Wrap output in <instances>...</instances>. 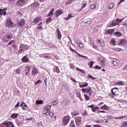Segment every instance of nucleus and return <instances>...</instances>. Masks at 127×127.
<instances>
[{
    "instance_id": "obj_1",
    "label": "nucleus",
    "mask_w": 127,
    "mask_h": 127,
    "mask_svg": "<svg viewBox=\"0 0 127 127\" xmlns=\"http://www.w3.org/2000/svg\"><path fill=\"white\" fill-rule=\"evenodd\" d=\"M28 45L25 44H21L19 46V50L18 51V54L24 53L28 49Z\"/></svg>"
},
{
    "instance_id": "obj_2",
    "label": "nucleus",
    "mask_w": 127,
    "mask_h": 127,
    "mask_svg": "<svg viewBox=\"0 0 127 127\" xmlns=\"http://www.w3.org/2000/svg\"><path fill=\"white\" fill-rule=\"evenodd\" d=\"M50 110H51V106L47 105L44 107L43 112L44 115H46V116H49V113L50 112Z\"/></svg>"
},
{
    "instance_id": "obj_3",
    "label": "nucleus",
    "mask_w": 127,
    "mask_h": 127,
    "mask_svg": "<svg viewBox=\"0 0 127 127\" xmlns=\"http://www.w3.org/2000/svg\"><path fill=\"white\" fill-rule=\"evenodd\" d=\"M2 40L5 42V43H7L8 41L11 39V35L9 34H6L2 38Z\"/></svg>"
},
{
    "instance_id": "obj_4",
    "label": "nucleus",
    "mask_w": 127,
    "mask_h": 127,
    "mask_svg": "<svg viewBox=\"0 0 127 127\" xmlns=\"http://www.w3.org/2000/svg\"><path fill=\"white\" fill-rule=\"evenodd\" d=\"M38 6H39V3L38 1H36L32 3L29 6V8L32 9V10H35V9H36L37 7H38Z\"/></svg>"
},
{
    "instance_id": "obj_5",
    "label": "nucleus",
    "mask_w": 127,
    "mask_h": 127,
    "mask_svg": "<svg viewBox=\"0 0 127 127\" xmlns=\"http://www.w3.org/2000/svg\"><path fill=\"white\" fill-rule=\"evenodd\" d=\"M13 23L11 21V19H8L6 22L5 25L6 27L8 28H11V27H13Z\"/></svg>"
},
{
    "instance_id": "obj_6",
    "label": "nucleus",
    "mask_w": 127,
    "mask_h": 127,
    "mask_svg": "<svg viewBox=\"0 0 127 127\" xmlns=\"http://www.w3.org/2000/svg\"><path fill=\"white\" fill-rule=\"evenodd\" d=\"M41 20H42V17H41L40 16H39L34 19V20L32 21V23L35 24L36 23H38V22H40Z\"/></svg>"
},
{
    "instance_id": "obj_7",
    "label": "nucleus",
    "mask_w": 127,
    "mask_h": 127,
    "mask_svg": "<svg viewBox=\"0 0 127 127\" xmlns=\"http://www.w3.org/2000/svg\"><path fill=\"white\" fill-rule=\"evenodd\" d=\"M69 121H70V117H69V116H64L63 120L64 125L66 126V125L68 124V123H69Z\"/></svg>"
},
{
    "instance_id": "obj_8",
    "label": "nucleus",
    "mask_w": 127,
    "mask_h": 127,
    "mask_svg": "<svg viewBox=\"0 0 127 127\" xmlns=\"http://www.w3.org/2000/svg\"><path fill=\"white\" fill-rule=\"evenodd\" d=\"M75 122L76 126H79L82 123V118L81 117L75 118Z\"/></svg>"
},
{
    "instance_id": "obj_9",
    "label": "nucleus",
    "mask_w": 127,
    "mask_h": 127,
    "mask_svg": "<svg viewBox=\"0 0 127 127\" xmlns=\"http://www.w3.org/2000/svg\"><path fill=\"white\" fill-rule=\"evenodd\" d=\"M127 44V41L126 39H123L120 40L119 45H121V46H126V44Z\"/></svg>"
},
{
    "instance_id": "obj_10",
    "label": "nucleus",
    "mask_w": 127,
    "mask_h": 127,
    "mask_svg": "<svg viewBox=\"0 0 127 127\" xmlns=\"http://www.w3.org/2000/svg\"><path fill=\"white\" fill-rule=\"evenodd\" d=\"M119 25V23L116 22V20H114L112 22L109 23L108 27H114V26H117Z\"/></svg>"
},
{
    "instance_id": "obj_11",
    "label": "nucleus",
    "mask_w": 127,
    "mask_h": 127,
    "mask_svg": "<svg viewBox=\"0 0 127 127\" xmlns=\"http://www.w3.org/2000/svg\"><path fill=\"white\" fill-rule=\"evenodd\" d=\"M7 9L6 8H1L0 9V15H6V10Z\"/></svg>"
},
{
    "instance_id": "obj_12",
    "label": "nucleus",
    "mask_w": 127,
    "mask_h": 127,
    "mask_svg": "<svg viewBox=\"0 0 127 127\" xmlns=\"http://www.w3.org/2000/svg\"><path fill=\"white\" fill-rule=\"evenodd\" d=\"M26 0H18L16 1V4L17 5H24Z\"/></svg>"
},
{
    "instance_id": "obj_13",
    "label": "nucleus",
    "mask_w": 127,
    "mask_h": 127,
    "mask_svg": "<svg viewBox=\"0 0 127 127\" xmlns=\"http://www.w3.org/2000/svg\"><path fill=\"white\" fill-rule=\"evenodd\" d=\"M25 25V22L24 21V19H23L21 20L18 24V25L19 27H22V26H24Z\"/></svg>"
},
{
    "instance_id": "obj_14",
    "label": "nucleus",
    "mask_w": 127,
    "mask_h": 127,
    "mask_svg": "<svg viewBox=\"0 0 127 127\" xmlns=\"http://www.w3.org/2000/svg\"><path fill=\"white\" fill-rule=\"evenodd\" d=\"M63 13V12L62 11V9H59V10H57L55 13V15H56V17H58V16H59V15H61V14Z\"/></svg>"
},
{
    "instance_id": "obj_15",
    "label": "nucleus",
    "mask_w": 127,
    "mask_h": 127,
    "mask_svg": "<svg viewBox=\"0 0 127 127\" xmlns=\"http://www.w3.org/2000/svg\"><path fill=\"white\" fill-rule=\"evenodd\" d=\"M37 73H38V71H37V68H36V67H34L32 69V75H36V74H37Z\"/></svg>"
},
{
    "instance_id": "obj_16",
    "label": "nucleus",
    "mask_w": 127,
    "mask_h": 127,
    "mask_svg": "<svg viewBox=\"0 0 127 127\" xmlns=\"http://www.w3.org/2000/svg\"><path fill=\"white\" fill-rule=\"evenodd\" d=\"M57 32L58 33V38L59 39V40H61V37H62V35L61 34V32H60V30L59 29H58L57 30Z\"/></svg>"
},
{
    "instance_id": "obj_17",
    "label": "nucleus",
    "mask_w": 127,
    "mask_h": 127,
    "mask_svg": "<svg viewBox=\"0 0 127 127\" xmlns=\"http://www.w3.org/2000/svg\"><path fill=\"white\" fill-rule=\"evenodd\" d=\"M101 110H105V111H109L110 109L107 106V105L105 104L104 106L100 107Z\"/></svg>"
},
{
    "instance_id": "obj_18",
    "label": "nucleus",
    "mask_w": 127,
    "mask_h": 127,
    "mask_svg": "<svg viewBox=\"0 0 127 127\" xmlns=\"http://www.w3.org/2000/svg\"><path fill=\"white\" fill-rule=\"evenodd\" d=\"M115 30H116V29L115 28L108 29L107 30V33H108V34H113V33L115 32Z\"/></svg>"
},
{
    "instance_id": "obj_19",
    "label": "nucleus",
    "mask_w": 127,
    "mask_h": 127,
    "mask_svg": "<svg viewBox=\"0 0 127 127\" xmlns=\"http://www.w3.org/2000/svg\"><path fill=\"white\" fill-rule=\"evenodd\" d=\"M22 61L25 63H27V62H28V58H27V55L23 57L22 59Z\"/></svg>"
},
{
    "instance_id": "obj_20",
    "label": "nucleus",
    "mask_w": 127,
    "mask_h": 127,
    "mask_svg": "<svg viewBox=\"0 0 127 127\" xmlns=\"http://www.w3.org/2000/svg\"><path fill=\"white\" fill-rule=\"evenodd\" d=\"M122 33H121V32H116L114 33V36H116V37H121V36H122Z\"/></svg>"
},
{
    "instance_id": "obj_21",
    "label": "nucleus",
    "mask_w": 127,
    "mask_h": 127,
    "mask_svg": "<svg viewBox=\"0 0 127 127\" xmlns=\"http://www.w3.org/2000/svg\"><path fill=\"white\" fill-rule=\"evenodd\" d=\"M54 10H55V8H53L50 11L49 14L47 15V16H51V15H53L54 14Z\"/></svg>"
},
{
    "instance_id": "obj_22",
    "label": "nucleus",
    "mask_w": 127,
    "mask_h": 127,
    "mask_svg": "<svg viewBox=\"0 0 127 127\" xmlns=\"http://www.w3.org/2000/svg\"><path fill=\"white\" fill-rule=\"evenodd\" d=\"M71 17H74V16L72 15L71 13H68L67 17H64V19L65 20H69V19H70V18H71Z\"/></svg>"
},
{
    "instance_id": "obj_23",
    "label": "nucleus",
    "mask_w": 127,
    "mask_h": 127,
    "mask_svg": "<svg viewBox=\"0 0 127 127\" xmlns=\"http://www.w3.org/2000/svg\"><path fill=\"white\" fill-rule=\"evenodd\" d=\"M92 21H87L86 22H82L81 23V24H83V25H90V24H91Z\"/></svg>"
},
{
    "instance_id": "obj_24",
    "label": "nucleus",
    "mask_w": 127,
    "mask_h": 127,
    "mask_svg": "<svg viewBox=\"0 0 127 127\" xmlns=\"http://www.w3.org/2000/svg\"><path fill=\"white\" fill-rule=\"evenodd\" d=\"M19 115L18 114L13 113L10 116L11 119H16L17 116Z\"/></svg>"
},
{
    "instance_id": "obj_25",
    "label": "nucleus",
    "mask_w": 127,
    "mask_h": 127,
    "mask_svg": "<svg viewBox=\"0 0 127 127\" xmlns=\"http://www.w3.org/2000/svg\"><path fill=\"white\" fill-rule=\"evenodd\" d=\"M98 60L100 62V64H105V60L104 58L99 57L98 58Z\"/></svg>"
},
{
    "instance_id": "obj_26",
    "label": "nucleus",
    "mask_w": 127,
    "mask_h": 127,
    "mask_svg": "<svg viewBox=\"0 0 127 127\" xmlns=\"http://www.w3.org/2000/svg\"><path fill=\"white\" fill-rule=\"evenodd\" d=\"M114 7H115V3H114L113 2H112L110 4H109V7H108L109 9H113Z\"/></svg>"
},
{
    "instance_id": "obj_27",
    "label": "nucleus",
    "mask_w": 127,
    "mask_h": 127,
    "mask_svg": "<svg viewBox=\"0 0 127 127\" xmlns=\"http://www.w3.org/2000/svg\"><path fill=\"white\" fill-rule=\"evenodd\" d=\"M124 81H119L118 82H116L115 83L116 85H118V86H124Z\"/></svg>"
},
{
    "instance_id": "obj_28",
    "label": "nucleus",
    "mask_w": 127,
    "mask_h": 127,
    "mask_svg": "<svg viewBox=\"0 0 127 127\" xmlns=\"http://www.w3.org/2000/svg\"><path fill=\"white\" fill-rule=\"evenodd\" d=\"M88 84L87 83H85L84 84H79L80 88H85L86 87H88Z\"/></svg>"
},
{
    "instance_id": "obj_29",
    "label": "nucleus",
    "mask_w": 127,
    "mask_h": 127,
    "mask_svg": "<svg viewBox=\"0 0 127 127\" xmlns=\"http://www.w3.org/2000/svg\"><path fill=\"white\" fill-rule=\"evenodd\" d=\"M92 88H91V87H88V88H87V92L86 93H87V94L89 93V96H91V94H92Z\"/></svg>"
},
{
    "instance_id": "obj_30",
    "label": "nucleus",
    "mask_w": 127,
    "mask_h": 127,
    "mask_svg": "<svg viewBox=\"0 0 127 127\" xmlns=\"http://www.w3.org/2000/svg\"><path fill=\"white\" fill-rule=\"evenodd\" d=\"M124 20H125V18H123V19L117 18L116 19L115 21L116 22H118L119 24V23H121V22H122Z\"/></svg>"
},
{
    "instance_id": "obj_31",
    "label": "nucleus",
    "mask_w": 127,
    "mask_h": 127,
    "mask_svg": "<svg viewBox=\"0 0 127 127\" xmlns=\"http://www.w3.org/2000/svg\"><path fill=\"white\" fill-rule=\"evenodd\" d=\"M23 123V122L22 121H18V120H17V121L16 122V123L18 127H20V126H22Z\"/></svg>"
},
{
    "instance_id": "obj_32",
    "label": "nucleus",
    "mask_w": 127,
    "mask_h": 127,
    "mask_svg": "<svg viewBox=\"0 0 127 127\" xmlns=\"http://www.w3.org/2000/svg\"><path fill=\"white\" fill-rule=\"evenodd\" d=\"M113 50L116 51V52H120L122 50V49L120 48H114Z\"/></svg>"
},
{
    "instance_id": "obj_33",
    "label": "nucleus",
    "mask_w": 127,
    "mask_h": 127,
    "mask_svg": "<svg viewBox=\"0 0 127 127\" xmlns=\"http://www.w3.org/2000/svg\"><path fill=\"white\" fill-rule=\"evenodd\" d=\"M36 104L37 105H41V104H43V100H37L36 101Z\"/></svg>"
},
{
    "instance_id": "obj_34",
    "label": "nucleus",
    "mask_w": 127,
    "mask_h": 127,
    "mask_svg": "<svg viewBox=\"0 0 127 127\" xmlns=\"http://www.w3.org/2000/svg\"><path fill=\"white\" fill-rule=\"evenodd\" d=\"M38 29H42V22H41L38 25Z\"/></svg>"
},
{
    "instance_id": "obj_35",
    "label": "nucleus",
    "mask_w": 127,
    "mask_h": 127,
    "mask_svg": "<svg viewBox=\"0 0 127 127\" xmlns=\"http://www.w3.org/2000/svg\"><path fill=\"white\" fill-rule=\"evenodd\" d=\"M96 4H90L91 9H94V8H96Z\"/></svg>"
},
{
    "instance_id": "obj_36",
    "label": "nucleus",
    "mask_w": 127,
    "mask_h": 127,
    "mask_svg": "<svg viewBox=\"0 0 127 127\" xmlns=\"http://www.w3.org/2000/svg\"><path fill=\"white\" fill-rule=\"evenodd\" d=\"M73 0H68L67 1H66L65 4H66V5H68V4H71V3H72V1H73Z\"/></svg>"
},
{
    "instance_id": "obj_37",
    "label": "nucleus",
    "mask_w": 127,
    "mask_h": 127,
    "mask_svg": "<svg viewBox=\"0 0 127 127\" xmlns=\"http://www.w3.org/2000/svg\"><path fill=\"white\" fill-rule=\"evenodd\" d=\"M30 70H31L30 66H27L25 67V72H29Z\"/></svg>"
},
{
    "instance_id": "obj_38",
    "label": "nucleus",
    "mask_w": 127,
    "mask_h": 127,
    "mask_svg": "<svg viewBox=\"0 0 127 127\" xmlns=\"http://www.w3.org/2000/svg\"><path fill=\"white\" fill-rule=\"evenodd\" d=\"M111 43L114 46H116V40L112 39L111 41Z\"/></svg>"
},
{
    "instance_id": "obj_39",
    "label": "nucleus",
    "mask_w": 127,
    "mask_h": 127,
    "mask_svg": "<svg viewBox=\"0 0 127 127\" xmlns=\"http://www.w3.org/2000/svg\"><path fill=\"white\" fill-rule=\"evenodd\" d=\"M69 49L70 50V51H71V52H73V53H75V54H78V52H77V51H76V50L72 49V48H69Z\"/></svg>"
},
{
    "instance_id": "obj_40",
    "label": "nucleus",
    "mask_w": 127,
    "mask_h": 127,
    "mask_svg": "<svg viewBox=\"0 0 127 127\" xmlns=\"http://www.w3.org/2000/svg\"><path fill=\"white\" fill-rule=\"evenodd\" d=\"M70 127H76L75 126V124H74V121H71L70 124Z\"/></svg>"
},
{
    "instance_id": "obj_41",
    "label": "nucleus",
    "mask_w": 127,
    "mask_h": 127,
    "mask_svg": "<svg viewBox=\"0 0 127 127\" xmlns=\"http://www.w3.org/2000/svg\"><path fill=\"white\" fill-rule=\"evenodd\" d=\"M50 21H51V17H49V18H48L46 20V23L47 24H48V23H49V22H50Z\"/></svg>"
},
{
    "instance_id": "obj_42",
    "label": "nucleus",
    "mask_w": 127,
    "mask_h": 127,
    "mask_svg": "<svg viewBox=\"0 0 127 127\" xmlns=\"http://www.w3.org/2000/svg\"><path fill=\"white\" fill-rule=\"evenodd\" d=\"M88 78H89V79H91V80H96V78L93 77L92 76H91V75L89 74L88 75Z\"/></svg>"
},
{
    "instance_id": "obj_43",
    "label": "nucleus",
    "mask_w": 127,
    "mask_h": 127,
    "mask_svg": "<svg viewBox=\"0 0 127 127\" xmlns=\"http://www.w3.org/2000/svg\"><path fill=\"white\" fill-rule=\"evenodd\" d=\"M49 115L50 118H53V117H54V112H50Z\"/></svg>"
},
{
    "instance_id": "obj_44",
    "label": "nucleus",
    "mask_w": 127,
    "mask_h": 127,
    "mask_svg": "<svg viewBox=\"0 0 127 127\" xmlns=\"http://www.w3.org/2000/svg\"><path fill=\"white\" fill-rule=\"evenodd\" d=\"M76 70L80 71L81 73H83V74L85 73V71L83 69L79 68V67H76Z\"/></svg>"
},
{
    "instance_id": "obj_45",
    "label": "nucleus",
    "mask_w": 127,
    "mask_h": 127,
    "mask_svg": "<svg viewBox=\"0 0 127 127\" xmlns=\"http://www.w3.org/2000/svg\"><path fill=\"white\" fill-rule=\"evenodd\" d=\"M71 115L73 117H75V116H78V115H79V113L74 112L71 113Z\"/></svg>"
},
{
    "instance_id": "obj_46",
    "label": "nucleus",
    "mask_w": 127,
    "mask_h": 127,
    "mask_svg": "<svg viewBox=\"0 0 127 127\" xmlns=\"http://www.w3.org/2000/svg\"><path fill=\"white\" fill-rule=\"evenodd\" d=\"M8 0L11 4H13L15 3V1H16V0Z\"/></svg>"
},
{
    "instance_id": "obj_47",
    "label": "nucleus",
    "mask_w": 127,
    "mask_h": 127,
    "mask_svg": "<svg viewBox=\"0 0 127 127\" xmlns=\"http://www.w3.org/2000/svg\"><path fill=\"white\" fill-rule=\"evenodd\" d=\"M84 97L86 101H89V100H90V97H89L88 95L84 94Z\"/></svg>"
},
{
    "instance_id": "obj_48",
    "label": "nucleus",
    "mask_w": 127,
    "mask_h": 127,
    "mask_svg": "<svg viewBox=\"0 0 127 127\" xmlns=\"http://www.w3.org/2000/svg\"><path fill=\"white\" fill-rule=\"evenodd\" d=\"M118 88L115 87L114 88H113V89H112V93L113 95H116V93H115V92H114V91H115V90H118Z\"/></svg>"
},
{
    "instance_id": "obj_49",
    "label": "nucleus",
    "mask_w": 127,
    "mask_h": 127,
    "mask_svg": "<svg viewBox=\"0 0 127 127\" xmlns=\"http://www.w3.org/2000/svg\"><path fill=\"white\" fill-rule=\"evenodd\" d=\"M76 96L78 98L80 99V100H82V97H81V94L80 93H77Z\"/></svg>"
},
{
    "instance_id": "obj_50",
    "label": "nucleus",
    "mask_w": 127,
    "mask_h": 127,
    "mask_svg": "<svg viewBox=\"0 0 127 127\" xmlns=\"http://www.w3.org/2000/svg\"><path fill=\"white\" fill-rule=\"evenodd\" d=\"M125 116L121 117H114L115 120H120V119H124L125 118Z\"/></svg>"
},
{
    "instance_id": "obj_51",
    "label": "nucleus",
    "mask_w": 127,
    "mask_h": 127,
    "mask_svg": "<svg viewBox=\"0 0 127 127\" xmlns=\"http://www.w3.org/2000/svg\"><path fill=\"white\" fill-rule=\"evenodd\" d=\"M42 81L40 80H38L35 83V85H37V84H40Z\"/></svg>"
},
{
    "instance_id": "obj_52",
    "label": "nucleus",
    "mask_w": 127,
    "mask_h": 127,
    "mask_svg": "<svg viewBox=\"0 0 127 127\" xmlns=\"http://www.w3.org/2000/svg\"><path fill=\"white\" fill-rule=\"evenodd\" d=\"M81 91L82 93H87V88H82Z\"/></svg>"
},
{
    "instance_id": "obj_53",
    "label": "nucleus",
    "mask_w": 127,
    "mask_h": 127,
    "mask_svg": "<svg viewBox=\"0 0 127 127\" xmlns=\"http://www.w3.org/2000/svg\"><path fill=\"white\" fill-rule=\"evenodd\" d=\"M56 72H57V73H60V70L58 66H56Z\"/></svg>"
},
{
    "instance_id": "obj_54",
    "label": "nucleus",
    "mask_w": 127,
    "mask_h": 127,
    "mask_svg": "<svg viewBox=\"0 0 127 127\" xmlns=\"http://www.w3.org/2000/svg\"><path fill=\"white\" fill-rule=\"evenodd\" d=\"M70 68L71 69H72V70H74V69L75 68V66H74V64H70Z\"/></svg>"
},
{
    "instance_id": "obj_55",
    "label": "nucleus",
    "mask_w": 127,
    "mask_h": 127,
    "mask_svg": "<svg viewBox=\"0 0 127 127\" xmlns=\"http://www.w3.org/2000/svg\"><path fill=\"white\" fill-rule=\"evenodd\" d=\"M78 55V56H79V57H83V58H87V57L83 56L79 53L77 54Z\"/></svg>"
},
{
    "instance_id": "obj_56",
    "label": "nucleus",
    "mask_w": 127,
    "mask_h": 127,
    "mask_svg": "<svg viewBox=\"0 0 127 127\" xmlns=\"http://www.w3.org/2000/svg\"><path fill=\"white\" fill-rule=\"evenodd\" d=\"M123 125L124 127H127V121L124 122Z\"/></svg>"
},
{
    "instance_id": "obj_57",
    "label": "nucleus",
    "mask_w": 127,
    "mask_h": 127,
    "mask_svg": "<svg viewBox=\"0 0 127 127\" xmlns=\"http://www.w3.org/2000/svg\"><path fill=\"white\" fill-rule=\"evenodd\" d=\"M14 42V40L10 41L7 44V45H11Z\"/></svg>"
},
{
    "instance_id": "obj_58",
    "label": "nucleus",
    "mask_w": 127,
    "mask_h": 127,
    "mask_svg": "<svg viewBox=\"0 0 127 127\" xmlns=\"http://www.w3.org/2000/svg\"><path fill=\"white\" fill-rule=\"evenodd\" d=\"M28 107L27 105H26V104H24V106L22 107V109L23 110H26L27 109Z\"/></svg>"
},
{
    "instance_id": "obj_59",
    "label": "nucleus",
    "mask_w": 127,
    "mask_h": 127,
    "mask_svg": "<svg viewBox=\"0 0 127 127\" xmlns=\"http://www.w3.org/2000/svg\"><path fill=\"white\" fill-rule=\"evenodd\" d=\"M95 69H99V70H101V69H102V67L98 66V65H96L94 67Z\"/></svg>"
},
{
    "instance_id": "obj_60",
    "label": "nucleus",
    "mask_w": 127,
    "mask_h": 127,
    "mask_svg": "<svg viewBox=\"0 0 127 127\" xmlns=\"http://www.w3.org/2000/svg\"><path fill=\"white\" fill-rule=\"evenodd\" d=\"M82 116H88V113H87V111H84L83 113L82 114Z\"/></svg>"
},
{
    "instance_id": "obj_61",
    "label": "nucleus",
    "mask_w": 127,
    "mask_h": 127,
    "mask_svg": "<svg viewBox=\"0 0 127 127\" xmlns=\"http://www.w3.org/2000/svg\"><path fill=\"white\" fill-rule=\"evenodd\" d=\"M86 5H87V3H83V6L81 7V8H84V7H86Z\"/></svg>"
},
{
    "instance_id": "obj_62",
    "label": "nucleus",
    "mask_w": 127,
    "mask_h": 127,
    "mask_svg": "<svg viewBox=\"0 0 127 127\" xmlns=\"http://www.w3.org/2000/svg\"><path fill=\"white\" fill-rule=\"evenodd\" d=\"M62 104H63V105H64V106H66V105H67V102L66 101H63L62 102Z\"/></svg>"
},
{
    "instance_id": "obj_63",
    "label": "nucleus",
    "mask_w": 127,
    "mask_h": 127,
    "mask_svg": "<svg viewBox=\"0 0 127 127\" xmlns=\"http://www.w3.org/2000/svg\"><path fill=\"white\" fill-rule=\"evenodd\" d=\"M20 71L19 70V69H17L16 71V74H19Z\"/></svg>"
},
{
    "instance_id": "obj_64",
    "label": "nucleus",
    "mask_w": 127,
    "mask_h": 127,
    "mask_svg": "<svg viewBox=\"0 0 127 127\" xmlns=\"http://www.w3.org/2000/svg\"><path fill=\"white\" fill-rule=\"evenodd\" d=\"M19 107V102H18L17 104L15 105V108H18Z\"/></svg>"
}]
</instances>
